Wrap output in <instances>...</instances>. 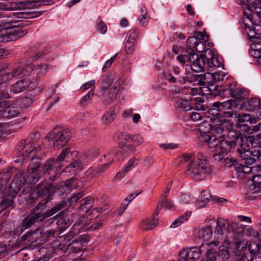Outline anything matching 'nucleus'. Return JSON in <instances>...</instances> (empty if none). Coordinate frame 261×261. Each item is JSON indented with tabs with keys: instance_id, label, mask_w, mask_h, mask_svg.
<instances>
[{
	"instance_id": "17",
	"label": "nucleus",
	"mask_w": 261,
	"mask_h": 261,
	"mask_svg": "<svg viewBox=\"0 0 261 261\" xmlns=\"http://www.w3.org/2000/svg\"><path fill=\"white\" fill-rule=\"evenodd\" d=\"M260 99L257 97L252 98L250 100L243 102L240 108L243 111L253 113L256 117L261 115V108Z\"/></svg>"
},
{
	"instance_id": "37",
	"label": "nucleus",
	"mask_w": 261,
	"mask_h": 261,
	"mask_svg": "<svg viewBox=\"0 0 261 261\" xmlns=\"http://www.w3.org/2000/svg\"><path fill=\"white\" fill-rule=\"evenodd\" d=\"M116 106L111 107L103 114L101 118L102 123L108 125L113 121L116 117Z\"/></svg>"
},
{
	"instance_id": "45",
	"label": "nucleus",
	"mask_w": 261,
	"mask_h": 261,
	"mask_svg": "<svg viewBox=\"0 0 261 261\" xmlns=\"http://www.w3.org/2000/svg\"><path fill=\"white\" fill-rule=\"evenodd\" d=\"M11 173L8 169H4L0 172V190L4 184H6L9 180Z\"/></svg>"
},
{
	"instance_id": "18",
	"label": "nucleus",
	"mask_w": 261,
	"mask_h": 261,
	"mask_svg": "<svg viewBox=\"0 0 261 261\" xmlns=\"http://www.w3.org/2000/svg\"><path fill=\"white\" fill-rule=\"evenodd\" d=\"M17 193L18 190L13 191V185H10L7 193L0 199V213L11 206L14 208L13 201Z\"/></svg>"
},
{
	"instance_id": "28",
	"label": "nucleus",
	"mask_w": 261,
	"mask_h": 261,
	"mask_svg": "<svg viewBox=\"0 0 261 261\" xmlns=\"http://www.w3.org/2000/svg\"><path fill=\"white\" fill-rule=\"evenodd\" d=\"M196 238L205 242L209 240L212 236L213 230L211 226H204L196 229L194 231Z\"/></svg>"
},
{
	"instance_id": "55",
	"label": "nucleus",
	"mask_w": 261,
	"mask_h": 261,
	"mask_svg": "<svg viewBox=\"0 0 261 261\" xmlns=\"http://www.w3.org/2000/svg\"><path fill=\"white\" fill-rule=\"evenodd\" d=\"M47 200H43L42 202H39L31 211L32 213H39V214H43L44 212H42V210L47 203Z\"/></svg>"
},
{
	"instance_id": "57",
	"label": "nucleus",
	"mask_w": 261,
	"mask_h": 261,
	"mask_svg": "<svg viewBox=\"0 0 261 261\" xmlns=\"http://www.w3.org/2000/svg\"><path fill=\"white\" fill-rule=\"evenodd\" d=\"M193 37H195L198 42H201L203 45L205 42L208 40V36L201 32H196L195 33V36H193Z\"/></svg>"
},
{
	"instance_id": "6",
	"label": "nucleus",
	"mask_w": 261,
	"mask_h": 261,
	"mask_svg": "<svg viewBox=\"0 0 261 261\" xmlns=\"http://www.w3.org/2000/svg\"><path fill=\"white\" fill-rule=\"evenodd\" d=\"M49 5V1L46 0H23L18 3V10L13 12L12 15L16 18H33L40 16L41 13L38 11H31V9L35 7Z\"/></svg>"
},
{
	"instance_id": "14",
	"label": "nucleus",
	"mask_w": 261,
	"mask_h": 261,
	"mask_svg": "<svg viewBox=\"0 0 261 261\" xmlns=\"http://www.w3.org/2000/svg\"><path fill=\"white\" fill-rule=\"evenodd\" d=\"M27 33L26 30H21L18 28L2 29L0 31V42L15 41L25 36Z\"/></svg>"
},
{
	"instance_id": "58",
	"label": "nucleus",
	"mask_w": 261,
	"mask_h": 261,
	"mask_svg": "<svg viewBox=\"0 0 261 261\" xmlns=\"http://www.w3.org/2000/svg\"><path fill=\"white\" fill-rule=\"evenodd\" d=\"M83 192H81L77 193H73L71 197L68 199V204L69 206L72 204L76 203L77 201L83 197Z\"/></svg>"
},
{
	"instance_id": "41",
	"label": "nucleus",
	"mask_w": 261,
	"mask_h": 261,
	"mask_svg": "<svg viewBox=\"0 0 261 261\" xmlns=\"http://www.w3.org/2000/svg\"><path fill=\"white\" fill-rule=\"evenodd\" d=\"M40 232V229L37 228L34 231H29L23 234L21 238V241H25L29 239V242L33 243L37 242L38 240V232Z\"/></svg>"
},
{
	"instance_id": "15",
	"label": "nucleus",
	"mask_w": 261,
	"mask_h": 261,
	"mask_svg": "<svg viewBox=\"0 0 261 261\" xmlns=\"http://www.w3.org/2000/svg\"><path fill=\"white\" fill-rule=\"evenodd\" d=\"M249 149H242L238 147V151L240 156L246 165H251L256 160H261V148L254 149L249 151Z\"/></svg>"
},
{
	"instance_id": "19",
	"label": "nucleus",
	"mask_w": 261,
	"mask_h": 261,
	"mask_svg": "<svg viewBox=\"0 0 261 261\" xmlns=\"http://www.w3.org/2000/svg\"><path fill=\"white\" fill-rule=\"evenodd\" d=\"M201 246L200 248L193 247L182 249L179 253V258L178 261H186L188 259H198L202 252Z\"/></svg>"
},
{
	"instance_id": "29",
	"label": "nucleus",
	"mask_w": 261,
	"mask_h": 261,
	"mask_svg": "<svg viewBox=\"0 0 261 261\" xmlns=\"http://www.w3.org/2000/svg\"><path fill=\"white\" fill-rule=\"evenodd\" d=\"M115 152L113 149L109 151L107 154H103V157L109 158V159H108V161H109V162L106 164H102L98 166L96 169H95V174H97V176H98L109 168V167L110 166L112 162L113 161L114 156L115 155Z\"/></svg>"
},
{
	"instance_id": "27",
	"label": "nucleus",
	"mask_w": 261,
	"mask_h": 261,
	"mask_svg": "<svg viewBox=\"0 0 261 261\" xmlns=\"http://www.w3.org/2000/svg\"><path fill=\"white\" fill-rule=\"evenodd\" d=\"M31 84L30 81L28 79H21L13 84L10 88L11 92L17 94L25 90Z\"/></svg>"
},
{
	"instance_id": "11",
	"label": "nucleus",
	"mask_w": 261,
	"mask_h": 261,
	"mask_svg": "<svg viewBox=\"0 0 261 261\" xmlns=\"http://www.w3.org/2000/svg\"><path fill=\"white\" fill-rule=\"evenodd\" d=\"M232 230V224L230 225L227 220L222 218L218 219L215 234L220 236L226 234L223 245L228 246L231 242L235 241L234 233Z\"/></svg>"
},
{
	"instance_id": "60",
	"label": "nucleus",
	"mask_w": 261,
	"mask_h": 261,
	"mask_svg": "<svg viewBox=\"0 0 261 261\" xmlns=\"http://www.w3.org/2000/svg\"><path fill=\"white\" fill-rule=\"evenodd\" d=\"M223 165L227 167H231L232 166L236 167V166L238 164H237V161L236 159L231 157H227L224 159V160L223 162Z\"/></svg>"
},
{
	"instance_id": "23",
	"label": "nucleus",
	"mask_w": 261,
	"mask_h": 261,
	"mask_svg": "<svg viewBox=\"0 0 261 261\" xmlns=\"http://www.w3.org/2000/svg\"><path fill=\"white\" fill-rule=\"evenodd\" d=\"M234 132L236 133L237 134L236 135L238 136L237 138L241 139L240 142H236V146L238 145L242 149H248L250 146H253V143L255 140L254 136H244L241 133L235 129H234Z\"/></svg>"
},
{
	"instance_id": "36",
	"label": "nucleus",
	"mask_w": 261,
	"mask_h": 261,
	"mask_svg": "<svg viewBox=\"0 0 261 261\" xmlns=\"http://www.w3.org/2000/svg\"><path fill=\"white\" fill-rule=\"evenodd\" d=\"M113 138L123 148L127 142H129L130 136L126 133L117 132L114 134Z\"/></svg>"
},
{
	"instance_id": "7",
	"label": "nucleus",
	"mask_w": 261,
	"mask_h": 261,
	"mask_svg": "<svg viewBox=\"0 0 261 261\" xmlns=\"http://www.w3.org/2000/svg\"><path fill=\"white\" fill-rule=\"evenodd\" d=\"M37 152V149L34 146L30 139L22 140L18 143L14 151L15 154L18 158L14 160V162L23 164L24 160H32L36 156Z\"/></svg>"
},
{
	"instance_id": "40",
	"label": "nucleus",
	"mask_w": 261,
	"mask_h": 261,
	"mask_svg": "<svg viewBox=\"0 0 261 261\" xmlns=\"http://www.w3.org/2000/svg\"><path fill=\"white\" fill-rule=\"evenodd\" d=\"M159 222L157 218L152 219H147L142 222L140 224V228L143 230H150L154 228Z\"/></svg>"
},
{
	"instance_id": "22",
	"label": "nucleus",
	"mask_w": 261,
	"mask_h": 261,
	"mask_svg": "<svg viewBox=\"0 0 261 261\" xmlns=\"http://www.w3.org/2000/svg\"><path fill=\"white\" fill-rule=\"evenodd\" d=\"M87 242V237L85 236H80L73 240L67 247V251L69 253H74L81 251L84 246V244Z\"/></svg>"
},
{
	"instance_id": "25",
	"label": "nucleus",
	"mask_w": 261,
	"mask_h": 261,
	"mask_svg": "<svg viewBox=\"0 0 261 261\" xmlns=\"http://www.w3.org/2000/svg\"><path fill=\"white\" fill-rule=\"evenodd\" d=\"M20 108L14 103L0 111V116L3 118H11L17 116L20 113Z\"/></svg>"
},
{
	"instance_id": "46",
	"label": "nucleus",
	"mask_w": 261,
	"mask_h": 261,
	"mask_svg": "<svg viewBox=\"0 0 261 261\" xmlns=\"http://www.w3.org/2000/svg\"><path fill=\"white\" fill-rule=\"evenodd\" d=\"M56 175L49 177L46 185L45 187L48 192H54L58 189L57 184L54 182L56 180Z\"/></svg>"
},
{
	"instance_id": "52",
	"label": "nucleus",
	"mask_w": 261,
	"mask_h": 261,
	"mask_svg": "<svg viewBox=\"0 0 261 261\" xmlns=\"http://www.w3.org/2000/svg\"><path fill=\"white\" fill-rule=\"evenodd\" d=\"M129 35L127 39L136 42L140 35V31L137 29H132L129 30Z\"/></svg>"
},
{
	"instance_id": "21",
	"label": "nucleus",
	"mask_w": 261,
	"mask_h": 261,
	"mask_svg": "<svg viewBox=\"0 0 261 261\" xmlns=\"http://www.w3.org/2000/svg\"><path fill=\"white\" fill-rule=\"evenodd\" d=\"M187 48L185 54L188 55L196 54L195 51L203 52L204 50L203 44L201 42H198L197 39L193 37H190L187 39Z\"/></svg>"
},
{
	"instance_id": "2",
	"label": "nucleus",
	"mask_w": 261,
	"mask_h": 261,
	"mask_svg": "<svg viewBox=\"0 0 261 261\" xmlns=\"http://www.w3.org/2000/svg\"><path fill=\"white\" fill-rule=\"evenodd\" d=\"M178 61L184 66L186 62H190L192 70L195 72L212 71L214 68L222 66L221 59L214 54L211 49L205 50V54L199 56L197 54L191 55L186 54H180L177 58Z\"/></svg>"
},
{
	"instance_id": "54",
	"label": "nucleus",
	"mask_w": 261,
	"mask_h": 261,
	"mask_svg": "<svg viewBox=\"0 0 261 261\" xmlns=\"http://www.w3.org/2000/svg\"><path fill=\"white\" fill-rule=\"evenodd\" d=\"M207 74L210 75L215 82H220L223 81L226 76L225 73L221 71L215 72L214 73H209L207 72Z\"/></svg>"
},
{
	"instance_id": "49",
	"label": "nucleus",
	"mask_w": 261,
	"mask_h": 261,
	"mask_svg": "<svg viewBox=\"0 0 261 261\" xmlns=\"http://www.w3.org/2000/svg\"><path fill=\"white\" fill-rule=\"evenodd\" d=\"M96 30L101 34H106L107 31V27L100 17H98L96 20Z\"/></svg>"
},
{
	"instance_id": "31",
	"label": "nucleus",
	"mask_w": 261,
	"mask_h": 261,
	"mask_svg": "<svg viewBox=\"0 0 261 261\" xmlns=\"http://www.w3.org/2000/svg\"><path fill=\"white\" fill-rule=\"evenodd\" d=\"M77 154L76 151H71L70 148H65L61 151L56 160L58 163L62 162H68L70 159H72L73 156H76Z\"/></svg>"
},
{
	"instance_id": "43",
	"label": "nucleus",
	"mask_w": 261,
	"mask_h": 261,
	"mask_svg": "<svg viewBox=\"0 0 261 261\" xmlns=\"http://www.w3.org/2000/svg\"><path fill=\"white\" fill-rule=\"evenodd\" d=\"M16 105L20 108V111L24 108L29 107L32 103V99L31 98L25 97L20 98L15 101Z\"/></svg>"
},
{
	"instance_id": "30",
	"label": "nucleus",
	"mask_w": 261,
	"mask_h": 261,
	"mask_svg": "<svg viewBox=\"0 0 261 261\" xmlns=\"http://www.w3.org/2000/svg\"><path fill=\"white\" fill-rule=\"evenodd\" d=\"M49 51V49L47 48L40 49L36 46H33L30 48L28 53L32 61H35L39 59L44 57L46 54H48Z\"/></svg>"
},
{
	"instance_id": "50",
	"label": "nucleus",
	"mask_w": 261,
	"mask_h": 261,
	"mask_svg": "<svg viewBox=\"0 0 261 261\" xmlns=\"http://www.w3.org/2000/svg\"><path fill=\"white\" fill-rule=\"evenodd\" d=\"M98 152L96 150H90L82 155V160H86L85 164L90 162L93 158L98 156Z\"/></svg>"
},
{
	"instance_id": "33",
	"label": "nucleus",
	"mask_w": 261,
	"mask_h": 261,
	"mask_svg": "<svg viewBox=\"0 0 261 261\" xmlns=\"http://www.w3.org/2000/svg\"><path fill=\"white\" fill-rule=\"evenodd\" d=\"M22 71L20 66H16L7 72L3 71L2 82L6 83L15 77L20 75Z\"/></svg>"
},
{
	"instance_id": "42",
	"label": "nucleus",
	"mask_w": 261,
	"mask_h": 261,
	"mask_svg": "<svg viewBox=\"0 0 261 261\" xmlns=\"http://www.w3.org/2000/svg\"><path fill=\"white\" fill-rule=\"evenodd\" d=\"M223 121H220V120H218L216 121V124H214L213 125H211L208 122L203 121L201 123L198 127V130L201 134H207L211 130H212L214 132V128L213 126L218 123L220 122H222Z\"/></svg>"
},
{
	"instance_id": "16",
	"label": "nucleus",
	"mask_w": 261,
	"mask_h": 261,
	"mask_svg": "<svg viewBox=\"0 0 261 261\" xmlns=\"http://www.w3.org/2000/svg\"><path fill=\"white\" fill-rule=\"evenodd\" d=\"M45 219L43 214L30 213L26 218L23 219L21 225L17 227V232L21 233L24 230L31 228L36 223L42 222Z\"/></svg>"
},
{
	"instance_id": "53",
	"label": "nucleus",
	"mask_w": 261,
	"mask_h": 261,
	"mask_svg": "<svg viewBox=\"0 0 261 261\" xmlns=\"http://www.w3.org/2000/svg\"><path fill=\"white\" fill-rule=\"evenodd\" d=\"M140 162V160L138 158H132L130 159L125 167V172H128L131 170L133 168L137 166Z\"/></svg>"
},
{
	"instance_id": "10",
	"label": "nucleus",
	"mask_w": 261,
	"mask_h": 261,
	"mask_svg": "<svg viewBox=\"0 0 261 261\" xmlns=\"http://www.w3.org/2000/svg\"><path fill=\"white\" fill-rule=\"evenodd\" d=\"M114 81V76L113 74L107 75L101 81L100 90L102 101L105 105H110L112 103L116 97V92L112 93L113 89L110 88Z\"/></svg>"
},
{
	"instance_id": "13",
	"label": "nucleus",
	"mask_w": 261,
	"mask_h": 261,
	"mask_svg": "<svg viewBox=\"0 0 261 261\" xmlns=\"http://www.w3.org/2000/svg\"><path fill=\"white\" fill-rule=\"evenodd\" d=\"M225 83V86L222 89L223 95H229L237 100L244 99L248 97V91L238 86L236 82L231 81Z\"/></svg>"
},
{
	"instance_id": "44",
	"label": "nucleus",
	"mask_w": 261,
	"mask_h": 261,
	"mask_svg": "<svg viewBox=\"0 0 261 261\" xmlns=\"http://www.w3.org/2000/svg\"><path fill=\"white\" fill-rule=\"evenodd\" d=\"M56 232L57 231L52 229L47 230L45 232H42L40 230V232H38V239L41 241H43L45 239H49L51 238H54Z\"/></svg>"
},
{
	"instance_id": "8",
	"label": "nucleus",
	"mask_w": 261,
	"mask_h": 261,
	"mask_svg": "<svg viewBox=\"0 0 261 261\" xmlns=\"http://www.w3.org/2000/svg\"><path fill=\"white\" fill-rule=\"evenodd\" d=\"M239 251L238 243H233L228 246L221 245L218 251L210 250L203 261H227L231 255H235Z\"/></svg>"
},
{
	"instance_id": "64",
	"label": "nucleus",
	"mask_w": 261,
	"mask_h": 261,
	"mask_svg": "<svg viewBox=\"0 0 261 261\" xmlns=\"http://www.w3.org/2000/svg\"><path fill=\"white\" fill-rule=\"evenodd\" d=\"M143 142V139L140 135H135L130 136L129 142L133 143L134 145H139Z\"/></svg>"
},
{
	"instance_id": "59",
	"label": "nucleus",
	"mask_w": 261,
	"mask_h": 261,
	"mask_svg": "<svg viewBox=\"0 0 261 261\" xmlns=\"http://www.w3.org/2000/svg\"><path fill=\"white\" fill-rule=\"evenodd\" d=\"M21 69L22 70L21 75L22 76L29 75L35 69V66L33 64H29L24 67L21 66Z\"/></svg>"
},
{
	"instance_id": "20",
	"label": "nucleus",
	"mask_w": 261,
	"mask_h": 261,
	"mask_svg": "<svg viewBox=\"0 0 261 261\" xmlns=\"http://www.w3.org/2000/svg\"><path fill=\"white\" fill-rule=\"evenodd\" d=\"M246 194L251 197V194L259 193L261 190V175H256L252 180L247 181L246 184Z\"/></svg>"
},
{
	"instance_id": "5",
	"label": "nucleus",
	"mask_w": 261,
	"mask_h": 261,
	"mask_svg": "<svg viewBox=\"0 0 261 261\" xmlns=\"http://www.w3.org/2000/svg\"><path fill=\"white\" fill-rule=\"evenodd\" d=\"M196 162H193L195 156L193 153H186L180 157L181 162H188L186 173L190 177L199 180L203 179L205 175L211 172V167L208 163L207 158L204 154L198 152L196 155Z\"/></svg>"
},
{
	"instance_id": "9",
	"label": "nucleus",
	"mask_w": 261,
	"mask_h": 261,
	"mask_svg": "<svg viewBox=\"0 0 261 261\" xmlns=\"http://www.w3.org/2000/svg\"><path fill=\"white\" fill-rule=\"evenodd\" d=\"M48 141H51L54 147L57 149L63 147L71 138V132L63 126H58L53 129L47 136Z\"/></svg>"
},
{
	"instance_id": "63",
	"label": "nucleus",
	"mask_w": 261,
	"mask_h": 261,
	"mask_svg": "<svg viewBox=\"0 0 261 261\" xmlns=\"http://www.w3.org/2000/svg\"><path fill=\"white\" fill-rule=\"evenodd\" d=\"M48 69V65L47 64H40L38 65L36 68L35 72L37 74H43L46 72Z\"/></svg>"
},
{
	"instance_id": "24",
	"label": "nucleus",
	"mask_w": 261,
	"mask_h": 261,
	"mask_svg": "<svg viewBox=\"0 0 261 261\" xmlns=\"http://www.w3.org/2000/svg\"><path fill=\"white\" fill-rule=\"evenodd\" d=\"M58 218L56 224L61 230H64L68 227L72 223V220L70 215H67L65 211H61L58 214Z\"/></svg>"
},
{
	"instance_id": "12",
	"label": "nucleus",
	"mask_w": 261,
	"mask_h": 261,
	"mask_svg": "<svg viewBox=\"0 0 261 261\" xmlns=\"http://www.w3.org/2000/svg\"><path fill=\"white\" fill-rule=\"evenodd\" d=\"M232 232L234 233L236 240L230 244L233 243H238L239 249L240 248L242 243L240 240L244 235H246L251 239H256L259 237V233L257 230L253 229L251 226L244 227L239 223H232Z\"/></svg>"
},
{
	"instance_id": "39",
	"label": "nucleus",
	"mask_w": 261,
	"mask_h": 261,
	"mask_svg": "<svg viewBox=\"0 0 261 261\" xmlns=\"http://www.w3.org/2000/svg\"><path fill=\"white\" fill-rule=\"evenodd\" d=\"M80 202V210L83 213H87L92 208L94 200L92 197H87L82 199Z\"/></svg>"
},
{
	"instance_id": "26",
	"label": "nucleus",
	"mask_w": 261,
	"mask_h": 261,
	"mask_svg": "<svg viewBox=\"0 0 261 261\" xmlns=\"http://www.w3.org/2000/svg\"><path fill=\"white\" fill-rule=\"evenodd\" d=\"M87 223L86 219L84 217H80L75 223L73 225L69 232L67 234L66 237L69 240L70 238H73L77 234L81 229H82L86 226Z\"/></svg>"
},
{
	"instance_id": "47",
	"label": "nucleus",
	"mask_w": 261,
	"mask_h": 261,
	"mask_svg": "<svg viewBox=\"0 0 261 261\" xmlns=\"http://www.w3.org/2000/svg\"><path fill=\"white\" fill-rule=\"evenodd\" d=\"M237 118L238 122L236 124V125H234L232 123V124L233 125V129H234V127H236V128H240L242 126H247V125L246 124H243V123L248 122V120H249L250 119L249 118V115L246 114H243L242 116H241L240 114H239V117H237Z\"/></svg>"
},
{
	"instance_id": "56",
	"label": "nucleus",
	"mask_w": 261,
	"mask_h": 261,
	"mask_svg": "<svg viewBox=\"0 0 261 261\" xmlns=\"http://www.w3.org/2000/svg\"><path fill=\"white\" fill-rule=\"evenodd\" d=\"M136 42H134L129 40H127L125 44V50L126 54H132L136 47Z\"/></svg>"
},
{
	"instance_id": "4",
	"label": "nucleus",
	"mask_w": 261,
	"mask_h": 261,
	"mask_svg": "<svg viewBox=\"0 0 261 261\" xmlns=\"http://www.w3.org/2000/svg\"><path fill=\"white\" fill-rule=\"evenodd\" d=\"M56 160L49 159L44 164H41L38 162H34L29 164L28 167L27 175L25 178L23 174L17 175L11 185H13V191L18 190V192L21 187L25 184H35L41 176L46 172L54 170L56 167H59Z\"/></svg>"
},
{
	"instance_id": "51",
	"label": "nucleus",
	"mask_w": 261,
	"mask_h": 261,
	"mask_svg": "<svg viewBox=\"0 0 261 261\" xmlns=\"http://www.w3.org/2000/svg\"><path fill=\"white\" fill-rule=\"evenodd\" d=\"M94 89H91L88 93L82 98L80 101V104L82 106H86L90 102L94 95Z\"/></svg>"
},
{
	"instance_id": "48",
	"label": "nucleus",
	"mask_w": 261,
	"mask_h": 261,
	"mask_svg": "<svg viewBox=\"0 0 261 261\" xmlns=\"http://www.w3.org/2000/svg\"><path fill=\"white\" fill-rule=\"evenodd\" d=\"M239 103L235 100L229 99L222 102V108L227 110L236 109Z\"/></svg>"
},
{
	"instance_id": "1",
	"label": "nucleus",
	"mask_w": 261,
	"mask_h": 261,
	"mask_svg": "<svg viewBox=\"0 0 261 261\" xmlns=\"http://www.w3.org/2000/svg\"><path fill=\"white\" fill-rule=\"evenodd\" d=\"M213 128L214 133L219 135V138L216 135L212 136L208 146L214 151H229L236 146V142L241 141L240 138L236 140L238 136L234 132L232 123L229 121L220 122L214 125Z\"/></svg>"
},
{
	"instance_id": "32",
	"label": "nucleus",
	"mask_w": 261,
	"mask_h": 261,
	"mask_svg": "<svg viewBox=\"0 0 261 261\" xmlns=\"http://www.w3.org/2000/svg\"><path fill=\"white\" fill-rule=\"evenodd\" d=\"M86 161V160H82L81 156L80 160H76L68 164L64 169L65 172H70L71 171H82L84 166L87 165V164H85Z\"/></svg>"
},
{
	"instance_id": "34",
	"label": "nucleus",
	"mask_w": 261,
	"mask_h": 261,
	"mask_svg": "<svg viewBox=\"0 0 261 261\" xmlns=\"http://www.w3.org/2000/svg\"><path fill=\"white\" fill-rule=\"evenodd\" d=\"M69 207V205L68 204L67 202L65 201H62L57 204H56L54 206H53L50 210L45 212L43 214L45 218L51 217L54 215L56 213H58L60 211H65V210H67Z\"/></svg>"
},
{
	"instance_id": "38",
	"label": "nucleus",
	"mask_w": 261,
	"mask_h": 261,
	"mask_svg": "<svg viewBox=\"0 0 261 261\" xmlns=\"http://www.w3.org/2000/svg\"><path fill=\"white\" fill-rule=\"evenodd\" d=\"M210 199L213 200V196H212L210 192L202 191L200 194V199L197 201L196 205L198 207H205L210 201Z\"/></svg>"
},
{
	"instance_id": "62",
	"label": "nucleus",
	"mask_w": 261,
	"mask_h": 261,
	"mask_svg": "<svg viewBox=\"0 0 261 261\" xmlns=\"http://www.w3.org/2000/svg\"><path fill=\"white\" fill-rule=\"evenodd\" d=\"M9 94L7 91H2L0 94V108L6 106L8 104L7 100L5 99L9 97Z\"/></svg>"
},
{
	"instance_id": "3",
	"label": "nucleus",
	"mask_w": 261,
	"mask_h": 261,
	"mask_svg": "<svg viewBox=\"0 0 261 261\" xmlns=\"http://www.w3.org/2000/svg\"><path fill=\"white\" fill-rule=\"evenodd\" d=\"M243 9V23L244 31L251 41H254L256 31L253 25L261 23L260 0H236Z\"/></svg>"
},
{
	"instance_id": "35",
	"label": "nucleus",
	"mask_w": 261,
	"mask_h": 261,
	"mask_svg": "<svg viewBox=\"0 0 261 261\" xmlns=\"http://www.w3.org/2000/svg\"><path fill=\"white\" fill-rule=\"evenodd\" d=\"M248 249L251 254L249 259L254 260L255 257H261V243H250L248 246Z\"/></svg>"
},
{
	"instance_id": "61",
	"label": "nucleus",
	"mask_w": 261,
	"mask_h": 261,
	"mask_svg": "<svg viewBox=\"0 0 261 261\" xmlns=\"http://www.w3.org/2000/svg\"><path fill=\"white\" fill-rule=\"evenodd\" d=\"M193 101L195 102L194 104L196 105V108L197 110L205 111L206 107L202 105L204 102V99L200 97H197L194 98Z\"/></svg>"
}]
</instances>
